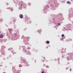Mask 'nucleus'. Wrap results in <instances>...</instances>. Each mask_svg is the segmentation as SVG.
<instances>
[{"label":"nucleus","mask_w":73,"mask_h":73,"mask_svg":"<svg viewBox=\"0 0 73 73\" xmlns=\"http://www.w3.org/2000/svg\"><path fill=\"white\" fill-rule=\"evenodd\" d=\"M49 41H47V43H47V44H49Z\"/></svg>","instance_id":"4"},{"label":"nucleus","mask_w":73,"mask_h":73,"mask_svg":"<svg viewBox=\"0 0 73 73\" xmlns=\"http://www.w3.org/2000/svg\"><path fill=\"white\" fill-rule=\"evenodd\" d=\"M70 40H71V41H72V39H70Z\"/></svg>","instance_id":"8"},{"label":"nucleus","mask_w":73,"mask_h":73,"mask_svg":"<svg viewBox=\"0 0 73 73\" xmlns=\"http://www.w3.org/2000/svg\"><path fill=\"white\" fill-rule=\"evenodd\" d=\"M42 73H46V72H44L42 71Z\"/></svg>","instance_id":"7"},{"label":"nucleus","mask_w":73,"mask_h":73,"mask_svg":"<svg viewBox=\"0 0 73 73\" xmlns=\"http://www.w3.org/2000/svg\"><path fill=\"white\" fill-rule=\"evenodd\" d=\"M4 37V35L3 34H1L0 35V38H3Z\"/></svg>","instance_id":"1"},{"label":"nucleus","mask_w":73,"mask_h":73,"mask_svg":"<svg viewBox=\"0 0 73 73\" xmlns=\"http://www.w3.org/2000/svg\"><path fill=\"white\" fill-rule=\"evenodd\" d=\"M19 17L21 18L22 19L23 17V16L21 14L19 15Z\"/></svg>","instance_id":"2"},{"label":"nucleus","mask_w":73,"mask_h":73,"mask_svg":"<svg viewBox=\"0 0 73 73\" xmlns=\"http://www.w3.org/2000/svg\"><path fill=\"white\" fill-rule=\"evenodd\" d=\"M67 4H71V3L70 2H67Z\"/></svg>","instance_id":"3"},{"label":"nucleus","mask_w":73,"mask_h":73,"mask_svg":"<svg viewBox=\"0 0 73 73\" xmlns=\"http://www.w3.org/2000/svg\"><path fill=\"white\" fill-rule=\"evenodd\" d=\"M62 37H64V34H62Z\"/></svg>","instance_id":"6"},{"label":"nucleus","mask_w":73,"mask_h":73,"mask_svg":"<svg viewBox=\"0 0 73 73\" xmlns=\"http://www.w3.org/2000/svg\"><path fill=\"white\" fill-rule=\"evenodd\" d=\"M22 4L21 6V7H22Z\"/></svg>","instance_id":"9"},{"label":"nucleus","mask_w":73,"mask_h":73,"mask_svg":"<svg viewBox=\"0 0 73 73\" xmlns=\"http://www.w3.org/2000/svg\"><path fill=\"white\" fill-rule=\"evenodd\" d=\"M58 25L60 26L61 25V24L60 23H58Z\"/></svg>","instance_id":"5"},{"label":"nucleus","mask_w":73,"mask_h":73,"mask_svg":"<svg viewBox=\"0 0 73 73\" xmlns=\"http://www.w3.org/2000/svg\"><path fill=\"white\" fill-rule=\"evenodd\" d=\"M47 67V66H46V67Z\"/></svg>","instance_id":"10"}]
</instances>
